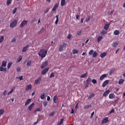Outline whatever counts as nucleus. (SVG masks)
<instances>
[{
    "label": "nucleus",
    "mask_w": 125,
    "mask_h": 125,
    "mask_svg": "<svg viewBox=\"0 0 125 125\" xmlns=\"http://www.w3.org/2000/svg\"><path fill=\"white\" fill-rule=\"evenodd\" d=\"M106 34H107V31L106 30H103L101 32V34L103 35H106Z\"/></svg>",
    "instance_id": "2f4dec72"
},
{
    "label": "nucleus",
    "mask_w": 125,
    "mask_h": 125,
    "mask_svg": "<svg viewBox=\"0 0 125 125\" xmlns=\"http://www.w3.org/2000/svg\"><path fill=\"white\" fill-rule=\"evenodd\" d=\"M47 64H48V62L47 61H45L44 62H43L41 65V69H44V68L47 66Z\"/></svg>",
    "instance_id": "20e7f679"
},
{
    "label": "nucleus",
    "mask_w": 125,
    "mask_h": 125,
    "mask_svg": "<svg viewBox=\"0 0 125 125\" xmlns=\"http://www.w3.org/2000/svg\"><path fill=\"white\" fill-rule=\"evenodd\" d=\"M55 113L54 112H51V113L50 114V116H54Z\"/></svg>",
    "instance_id": "338daca9"
},
{
    "label": "nucleus",
    "mask_w": 125,
    "mask_h": 125,
    "mask_svg": "<svg viewBox=\"0 0 125 125\" xmlns=\"http://www.w3.org/2000/svg\"><path fill=\"white\" fill-rule=\"evenodd\" d=\"M7 69H6V68L3 67V66H0V72H3L4 73H5Z\"/></svg>",
    "instance_id": "1a4fd4ad"
},
{
    "label": "nucleus",
    "mask_w": 125,
    "mask_h": 125,
    "mask_svg": "<svg viewBox=\"0 0 125 125\" xmlns=\"http://www.w3.org/2000/svg\"><path fill=\"white\" fill-rule=\"evenodd\" d=\"M92 54H93V50H91L89 52V55H92Z\"/></svg>",
    "instance_id": "864d4df0"
},
{
    "label": "nucleus",
    "mask_w": 125,
    "mask_h": 125,
    "mask_svg": "<svg viewBox=\"0 0 125 125\" xmlns=\"http://www.w3.org/2000/svg\"><path fill=\"white\" fill-rule=\"evenodd\" d=\"M14 89H15V87H13L11 89V90H10V91H9V92L8 93L7 95H9V94H11V93H13V91H14Z\"/></svg>",
    "instance_id": "a878e982"
},
{
    "label": "nucleus",
    "mask_w": 125,
    "mask_h": 125,
    "mask_svg": "<svg viewBox=\"0 0 125 125\" xmlns=\"http://www.w3.org/2000/svg\"><path fill=\"white\" fill-rule=\"evenodd\" d=\"M114 112H115V109H112L111 111L109 113L110 114H112V113H114Z\"/></svg>",
    "instance_id": "680f3d73"
},
{
    "label": "nucleus",
    "mask_w": 125,
    "mask_h": 125,
    "mask_svg": "<svg viewBox=\"0 0 125 125\" xmlns=\"http://www.w3.org/2000/svg\"><path fill=\"white\" fill-rule=\"evenodd\" d=\"M114 13V10H112L110 12H108V15H111V14H113Z\"/></svg>",
    "instance_id": "603ef678"
},
{
    "label": "nucleus",
    "mask_w": 125,
    "mask_h": 125,
    "mask_svg": "<svg viewBox=\"0 0 125 125\" xmlns=\"http://www.w3.org/2000/svg\"><path fill=\"white\" fill-rule=\"evenodd\" d=\"M29 47V44L26 45L25 47L23 48V49L22 50V52H26L27 51V49H28V48Z\"/></svg>",
    "instance_id": "2eb2a0df"
},
{
    "label": "nucleus",
    "mask_w": 125,
    "mask_h": 125,
    "mask_svg": "<svg viewBox=\"0 0 125 125\" xmlns=\"http://www.w3.org/2000/svg\"><path fill=\"white\" fill-rule=\"evenodd\" d=\"M59 6V3H56L54 6L53 7V9H52V11H56V8H57V7H58V6Z\"/></svg>",
    "instance_id": "0eeeda50"
},
{
    "label": "nucleus",
    "mask_w": 125,
    "mask_h": 125,
    "mask_svg": "<svg viewBox=\"0 0 125 125\" xmlns=\"http://www.w3.org/2000/svg\"><path fill=\"white\" fill-rule=\"evenodd\" d=\"M16 25H17V20H15L10 23V27L11 28H14V27L16 26Z\"/></svg>",
    "instance_id": "7ed1b4c3"
},
{
    "label": "nucleus",
    "mask_w": 125,
    "mask_h": 125,
    "mask_svg": "<svg viewBox=\"0 0 125 125\" xmlns=\"http://www.w3.org/2000/svg\"><path fill=\"white\" fill-rule=\"evenodd\" d=\"M106 77H107V74H104L102 75L100 78V81H103V80H104Z\"/></svg>",
    "instance_id": "dca6fc26"
},
{
    "label": "nucleus",
    "mask_w": 125,
    "mask_h": 125,
    "mask_svg": "<svg viewBox=\"0 0 125 125\" xmlns=\"http://www.w3.org/2000/svg\"><path fill=\"white\" fill-rule=\"evenodd\" d=\"M28 23V21L23 20L20 24L21 28H23L25 26V25H27Z\"/></svg>",
    "instance_id": "39448f33"
},
{
    "label": "nucleus",
    "mask_w": 125,
    "mask_h": 125,
    "mask_svg": "<svg viewBox=\"0 0 125 125\" xmlns=\"http://www.w3.org/2000/svg\"><path fill=\"white\" fill-rule=\"evenodd\" d=\"M81 34H82V31H80L77 32L78 36H81Z\"/></svg>",
    "instance_id": "6e6d98bb"
},
{
    "label": "nucleus",
    "mask_w": 125,
    "mask_h": 125,
    "mask_svg": "<svg viewBox=\"0 0 125 125\" xmlns=\"http://www.w3.org/2000/svg\"><path fill=\"white\" fill-rule=\"evenodd\" d=\"M29 89H32V85L31 84L27 85L25 88V90H29Z\"/></svg>",
    "instance_id": "f3484780"
},
{
    "label": "nucleus",
    "mask_w": 125,
    "mask_h": 125,
    "mask_svg": "<svg viewBox=\"0 0 125 125\" xmlns=\"http://www.w3.org/2000/svg\"><path fill=\"white\" fill-rule=\"evenodd\" d=\"M109 93H110V90H107L104 93L103 96H107Z\"/></svg>",
    "instance_id": "aec40b11"
},
{
    "label": "nucleus",
    "mask_w": 125,
    "mask_h": 125,
    "mask_svg": "<svg viewBox=\"0 0 125 125\" xmlns=\"http://www.w3.org/2000/svg\"><path fill=\"white\" fill-rule=\"evenodd\" d=\"M45 97V95L44 93H43L41 95V99H44Z\"/></svg>",
    "instance_id": "4c0bfd02"
},
{
    "label": "nucleus",
    "mask_w": 125,
    "mask_h": 125,
    "mask_svg": "<svg viewBox=\"0 0 125 125\" xmlns=\"http://www.w3.org/2000/svg\"><path fill=\"white\" fill-rule=\"evenodd\" d=\"M89 108H91V104L86 105L84 106V109H89Z\"/></svg>",
    "instance_id": "72a5a7b5"
},
{
    "label": "nucleus",
    "mask_w": 125,
    "mask_h": 125,
    "mask_svg": "<svg viewBox=\"0 0 125 125\" xmlns=\"http://www.w3.org/2000/svg\"><path fill=\"white\" fill-rule=\"evenodd\" d=\"M83 20H84L83 18H82L81 20V23H83Z\"/></svg>",
    "instance_id": "e2e57ef3"
},
{
    "label": "nucleus",
    "mask_w": 125,
    "mask_h": 125,
    "mask_svg": "<svg viewBox=\"0 0 125 125\" xmlns=\"http://www.w3.org/2000/svg\"><path fill=\"white\" fill-rule=\"evenodd\" d=\"M114 35H115V36H118V35H120V31L118 30L114 31Z\"/></svg>",
    "instance_id": "bb28decb"
},
{
    "label": "nucleus",
    "mask_w": 125,
    "mask_h": 125,
    "mask_svg": "<svg viewBox=\"0 0 125 125\" xmlns=\"http://www.w3.org/2000/svg\"><path fill=\"white\" fill-rule=\"evenodd\" d=\"M49 100H50V97L48 96L47 97V101H49Z\"/></svg>",
    "instance_id": "69168bd1"
},
{
    "label": "nucleus",
    "mask_w": 125,
    "mask_h": 125,
    "mask_svg": "<svg viewBox=\"0 0 125 125\" xmlns=\"http://www.w3.org/2000/svg\"><path fill=\"white\" fill-rule=\"evenodd\" d=\"M96 56H97V53L96 52H94L93 53V57H94V58H95V57H96Z\"/></svg>",
    "instance_id": "49530a36"
},
{
    "label": "nucleus",
    "mask_w": 125,
    "mask_h": 125,
    "mask_svg": "<svg viewBox=\"0 0 125 125\" xmlns=\"http://www.w3.org/2000/svg\"><path fill=\"white\" fill-rule=\"evenodd\" d=\"M120 42L118 41L113 42L112 44L113 47H117L118 45Z\"/></svg>",
    "instance_id": "6e6552de"
},
{
    "label": "nucleus",
    "mask_w": 125,
    "mask_h": 125,
    "mask_svg": "<svg viewBox=\"0 0 125 125\" xmlns=\"http://www.w3.org/2000/svg\"><path fill=\"white\" fill-rule=\"evenodd\" d=\"M102 39H103L102 36H98V39H97L98 42H101V41L102 40Z\"/></svg>",
    "instance_id": "ea45409f"
},
{
    "label": "nucleus",
    "mask_w": 125,
    "mask_h": 125,
    "mask_svg": "<svg viewBox=\"0 0 125 125\" xmlns=\"http://www.w3.org/2000/svg\"><path fill=\"white\" fill-rule=\"evenodd\" d=\"M3 114H4V110L2 109H0V116H1Z\"/></svg>",
    "instance_id": "37998d69"
},
{
    "label": "nucleus",
    "mask_w": 125,
    "mask_h": 125,
    "mask_svg": "<svg viewBox=\"0 0 125 125\" xmlns=\"http://www.w3.org/2000/svg\"><path fill=\"white\" fill-rule=\"evenodd\" d=\"M16 11H17V8H15L13 10V14H15V13H16Z\"/></svg>",
    "instance_id": "8fccbe9b"
},
{
    "label": "nucleus",
    "mask_w": 125,
    "mask_h": 125,
    "mask_svg": "<svg viewBox=\"0 0 125 125\" xmlns=\"http://www.w3.org/2000/svg\"><path fill=\"white\" fill-rule=\"evenodd\" d=\"M22 58H23V57H22V56H20L19 58L17 60V62H20L21 60H22Z\"/></svg>",
    "instance_id": "f704fd0d"
},
{
    "label": "nucleus",
    "mask_w": 125,
    "mask_h": 125,
    "mask_svg": "<svg viewBox=\"0 0 125 125\" xmlns=\"http://www.w3.org/2000/svg\"><path fill=\"white\" fill-rule=\"evenodd\" d=\"M7 63V62L5 61H3L2 62V63H1V66L2 67H6V63Z\"/></svg>",
    "instance_id": "a211bd4d"
},
{
    "label": "nucleus",
    "mask_w": 125,
    "mask_h": 125,
    "mask_svg": "<svg viewBox=\"0 0 125 125\" xmlns=\"http://www.w3.org/2000/svg\"><path fill=\"white\" fill-rule=\"evenodd\" d=\"M90 20V16H89L87 18H86L85 19V22H88Z\"/></svg>",
    "instance_id": "de8ad7c7"
},
{
    "label": "nucleus",
    "mask_w": 125,
    "mask_h": 125,
    "mask_svg": "<svg viewBox=\"0 0 125 125\" xmlns=\"http://www.w3.org/2000/svg\"><path fill=\"white\" fill-rule=\"evenodd\" d=\"M108 121L109 120L108 119V117H106L102 121V124H106V123H108Z\"/></svg>",
    "instance_id": "9b49d317"
},
{
    "label": "nucleus",
    "mask_w": 125,
    "mask_h": 125,
    "mask_svg": "<svg viewBox=\"0 0 125 125\" xmlns=\"http://www.w3.org/2000/svg\"><path fill=\"white\" fill-rule=\"evenodd\" d=\"M6 93H7V92L6 91V90H4L3 93V95H4L5 96L6 95Z\"/></svg>",
    "instance_id": "13d9d810"
},
{
    "label": "nucleus",
    "mask_w": 125,
    "mask_h": 125,
    "mask_svg": "<svg viewBox=\"0 0 125 125\" xmlns=\"http://www.w3.org/2000/svg\"><path fill=\"white\" fill-rule=\"evenodd\" d=\"M49 70V68L47 67L45 69H44L42 72H41V74L42 75H44L45 74H46V73H47V72H48V70Z\"/></svg>",
    "instance_id": "423d86ee"
},
{
    "label": "nucleus",
    "mask_w": 125,
    "mask_h": 125,
    "mask_svg": "<svg viewBox=\"0 0 125 125\" xmlns=\"http://www.w3.org/2000/svg\"><path fill=\"white\" fill-rule=\"evenodd\" d=\"M53 102L56 104L57 103V102H58V98L57 97V95L54 96L53 98Z\"/></svg>",
    "instance_id": "9d476101"
},
{
    "label": "nucleus",
    "mask_w": 125,
    "mask_h": 125,
    "mask_svg": "<svg viewBox=\"0 0 125 125\" xmlns=\"http://www.w3.org/2000/svg\"><path fill=\"white\" fill-rule=\"evenodd\" d=\"M34 106H35V104L33 103L28 106L29 111H32V109H33Z\"/></svg>",
    "instance_id": "f8f14e48"
},
{
    "label": "nucleus",
    "mask_w": 125,
    "mask_h": 125,
    "mask_svg": "<svg viewBox=\"0 0 125 125\" xmlns=\"http://www.w3.org/2000/svg\"><path fill=\"white\" fill-rule=\"evenodd\" d=\"M21 70H20V68L18 67L17 68V72H20Z\"/></svg>",
    "instance_id": "774afa93"
},
{
    "label": "nucleus",
    "mask_w": 125,
    "mask_h": 125,
    "mask_svg": "<svg viewBox=\"0 0 125 125\" xmlns=\"http://www.w3.org/2000/svg\"><path fill=\"white\" fill-rule=\"evenodd\" d=\"M47 53V50L46 49H41L40 52L38 53V55L41 57V58H44L45 56H46V54Z\"/></svg>",
    "instance_id": "f257e3e1"
},
{
    "label": "nucleus",
    "mask_w": 125,
    "mask_h": 125,
    "mask_svg": "<svg viewBox=\"0 0 125 125\" xmlns=\"http://www.w3.org/2000/svg\"><path fill=\"white\" fill-rule=\"evenodd\" d=\"M92 83H93L94 84H95V83H97V81H96V80L94 79L93 80H92Z\"/></svg>",
    "instance_id": "09e8293b"
},
{
    "label": "nucleus",
    "mask_w": 125,
    "mask_h": 125,
    "mask_svg": "<svg viewBox=\"0 0 125 125\" xmlns=\"http://www.w3.org/2000/svg\"><path fill=\"white\" fill-rule=\"evenodd\" d=\"M66 4V0H62L61 2V6H64Z\"/></svg>",
    "instance_id": "b1692460"
},
{
    "label": "nucleus",
    "mask_w": 125,
    "mask_h": 125,
    "mask_svg": "<svg viewBox=\"0 0 125 125\" xmlns=\"http://www.w3.org/2000/svg\"><path fill=\"white\" fill-rule=\"evenodd\" d=\"M55 77V74L54 72H52L50 75V79L51 78H54Z\"/></svg>",
    "instance_id": "58836bf2"
},
{
    "label": "nucleus",
    "mask_w": 125,
    "mask_h": 125,
    "mask_svg": "<svg viewBox=\"0 0 125 125\" xmlns=\"http://www.w3.org/2000/svg\"><path fill=\"white\" fill-rule=\"evenodd\" d=\"M72 52H73V55H75L76 53H79V51L78 50L74 49Z\"/></svg>",
    "instance_id": "a19ab883"
},
{
    "label": "nucleus",
    "mask_w": 125,
    "mask_h": 125,
    "mask_svg": "<svg viewBox=\"0 0 125 125\" xmlns=\"http://www.w3.org/2000/svg\"><path fill=\"white\" fill-rule=\"evenodd\" d=\"M110 26V24H105L104 25V29L105 30V31H107L108 30V28H109V26Z\"/></svg>",
    "instance_id": "393cba45"
},
{
    "label": "nucleus",
    "mask_w": 125,
    "mask_h": 125,
    "mask_svg": "<svg viewBox=\"0 0 125 125\" xmlns=\"http://www.w3.org/2000/svg\"><path fill=\"white\" fill-rule=\"evenodd\" d=\"M93 116H94V111H93V112L91 113V116H90V118L92 119V117H93Z\"/></svg>",
    "instance_id": "4d7b16f0"
},
{
    "label": "nucleus",
    "mask_w": 125,
    "mask_h": 125,
    "mask_svg": "<svg viewBox=\"0 0 125 125\" xmlns=\"http://www.w3.org/2000/svg\"><path fill=\"white\" fill-rule=\"evenodd\" d=\"M3 40H4V37L3 36H1L0 38V43L2 42H3Z\"/></svg>",
    "instance_id": "79ce46f5"
},
{
    "label": "nucleus",
    "mask_w": 125,
    "mask_h": 125,
    "mask_svg": "<svg viewBox=\"0 0 125 125\" xmlns=\"http://www.w3.org/2000/svg\"><path fill=\"white\" fill-rule=\"evenodd\" d=\"M43 32H44V28L43 27H42V29H41V30L38 32V34L39 35H41V34H42V33H43Z\"/></svg>",
    "instance_id": "cd10ccee"
},
{
    "label": "nucleus",
    "mask_w": 125,
    "mask_h": 125,
    "mask_svg": "<svg viewBox=\"0 0 125 125\" xmlns=\"http://www.w3.org/2000/svg\"><path fill=\"white\" fill-rule=\"evenodd\" d=\"M31 101H32V99H28L26 102H25V106H27V105H29L30 103H31Z\"/></svg>",
    "instance_id": "6ab92c4d"
},
{
    "label": "nucleus",
    "mask_w": 125,
    "mask_h": 125,
    "mask_svg": "<svg viewBox=\"0 0 125 125\" xmlns=\"http://www.w3.org/2000/svg\"><path fill=\"white\" fill-rule=\"evenodd\" d=\"M106 55H107V54L106 53V52H104V53H102L100 54V56L101 58H104V57H105Z\"/></svg>",
    "instance_id": "4be33fe9"
},
{
    "label": "nucleus",
    "mask_w": 125,
    "mask_h": 125,
    "mask_svg": "<svg viewBox=\"0 0 125 125\" xmlns=\"http://www.w3.org/2000/svg\"><path fill=\"white\" fill-rule=\"evenodd\" d=\"M107 83H109V80H105L102 84L103 87H105Z\"/></svg>",
    "instance_id": "4468645a"
},
{
    "label": "nucleus",
    "mask_w": 125,
    "mask_h": 125,
    "mask_svg": "<svg viewBox=\"0 0 125 125\" xmlns=\"http://www.w3.org/2000/svg\"><path fill=\"white\" fill-rule=\"evenodd\" d=\"M67 44V43L65 42H63L62 44H60L59 47V51L60 52H62V51H63V48H66Z\"/></svg>",
    "instance_id": "f03ea898"
},
{
    "label": "nucleus",
    "mask_w": 125,
    "mask_h": 125,
    "mask_svg": "<svg viewBox=\"0 0 125 125\" xmlns=\"http://www.w3.org/2000/svg\"><path fill=\"white\" fill-rule=\"evenodd\" d=\"M12 2V0H7V1H6L7 5H9V4H11Z\"/></svg>",
    "instance_id": "c9c22d12"
},
{
    "label": "nucleus",
    "mask_w": 125,
    "mask_h": 125,
    "mask_svg": "<svg viewBox=\"0 0 125 125\" xmlns=\"http://www.w3.org/2000/svg\"><path fill=\"white\" fill-rule=\"evenodd\" d=\"M16 42V39H15V38H13V39L11 40V42Z\"/></svg>",
    "instance_id": "bf43d9fd"
},
{
    "label": "nucleus",
    "mask_w": 125,
    "mask_h": 125,
    "mask_svg": "<svg viewBox=\"0 0 125 125\" xmlns=\"http://www.w3.org/2000/svg\"><path fill=\"white\" fill-rule=\"evenodd\" d=\"M11 65H12V62H9L7 64V68L8 69H9L10 67H11Z\"/></svg>",
    "instance_id": "a18cd8bd"
},
{
    "label": "nucleus",
    "mask_w": 125,
    "mask_h": 125,
    "mask_svg": "<svg viewBox=\"0 0 125 125\" xmlns=\"http://www.w3.org/2000/svg\"><path fill=\"white\" fill-rule=\"evenodd\" d=\"M90 82H91V78L89 77L86 81V83L87 84H88Z\"/></svg>",
    "instance_id": "473e14b6"
},
{
    "label": "nucleus",
    "mask_w": 125,
    "mask_h": 125,
    "mask_svg": "<svg viewBox=\"0 0 125 125\" xmlns=\"http://www.w3.org/2000/svg\"><path fill=\"white\" fill-rule=\"evenodd\" d=\"M92 97H94V94L92 93L91 95H90L88 97V99H90V98H92Z\"/></svg>",
    "instance_id": "c03bdc74"
},
{
    "label": "nucleus",
    "mask_w": 125,
    "mask_h": 125,
    "mask_svg": "<svg viewBox=\"0 0 125 125\" xmlns=\"http://www.w3.org/2000/svg\"><path fill=\"white\" fill-rule=\"evenodd\" d=\"M79 104H77L75 106V109H79V106H78Z\"/></svg>",
    "instance_id": "0e129e2a"
},
{
    "label": "nucleus",
    "mask_w": 125,
    "mask_h": 125,
    "mask_svg": "<svg viewBox=\"0 0 125 125\" xmlns=\"http://www.w3.org/2000/svg\"><path fill=\"white\" fill-rule=\"evenodd\" d=\"M124 82H125V80L120 79L119 81V84H122L124 83Z\"/></svg>",
    "instance_id": "7c9ffc66"
},
{
    "label": "nucleus",
    "mask_w": 125,
    "mask_h": 125,
    "mask_svg": "<svg viewBox=\"0 0 125 125\" xmlns=\"http://www.w3.org/2000/svg\"><path fill=\"white\" fill-rule=\"evenodd\" d=\"M32 64V61H28L26 63L27 66H28V67H30V66H31V65Z\"/></svg>",
    "instance_id": "c85d7f7f"
},
{
    "label": "nucleus",
    "mask_w": 125,
    "mask_h": 125,
    "mask_svg": "<svg viewBox=\"0 0 125 125\" xmlns=\"http://www.w3.org/2000/svg\"><path fill=\"white\" fill-rule=\"evenodd\" d=\"M37 112H41V108H37L34 111L35 115H37Z\"/></svg>",
    "instance_id": "e433bc0d"
},
{
    "label": "nucleus",
    "mask_w": 125,
    "mask_h": 125,
    "mask_svg": "<svg viewBox=\"0 0 125 125\" xmlns=\"http://www.w3.org/2000/svg\"><path fill=\"white\" fill-rule=\"evenodd\" d=\"M63 122H64V119H62L60 120V122L58 123L57 125H61L62 124H63Z\"/></svg>",
    "instance_id": "c756f323"
},
{
    "label": "nucleus",
    "mask_w": 125,
    "mask_h": 125,
    "mask_svg": "<svg viewBox=\"0 0 125 125\" xmlns=\"http://www.w3.org/2000/svg\"><path fill=\"white\" fill-rule=\"evenodd\" d=\"M47 102H44L43 103V106H44V107H46V106H47Z\"/></svg>",
    "instance_id": "3c124183"
},
{
    "label": "nucleus",
    "mask_w": 125,
    "mask_h": 125,
    "mask_svg": "<svg viewBox=\"0 0 125 125\" xmlns=\"http://www.w3.org/2000/svg\"><path fill=\"white\" fill-rule=\"evenodd\" d=\"M71 38H72V36H71V35L69 34L67 36V39H69V40H71Z\"/></svg>",
    "instance_id": "052dcab7"
},
{
    "label": "nucleus",
    "mask_w": 125,
    "mask_h": 125,
    "mask_svg": "<svg viewBox=\"0 0 125 125\" xmlns=\"http://www.w3.org/2000/svg\"><path fill=\"white\" fill-rule=\"evenodd\" d=\"M87 77V72H86L85 74H83L81 76V78L82 79H84V78Z\"/></svg>",
    "instance_id": "412c9836"
},
{
    "label": "nucleus",
    "mask_w": 125,
    "mask_h": 125,
    "mask_svg": "<svg viewBox=\"0 0 125 125\" xmlns=\"http://www.w3.org/2000/svg\"><path fill=\"white\" fill-rule=\"evenodd\" d=\"M17 79H19L20 81H22L23 80V76H21L19 78L17 77Z\"/></svg>",
    "instance_id": "5fc2aeb1"
},
{
    "label": "nucleus",
    "mask_w": 125,
    "mask_h": 125,
    "mask_svg": "<svg viewBox=\"0 0 125 125\" xmlns=\"http://www.w3.org/2000/svg\"><path fill=\"white\" fill-rule=\"evenodd\" d=\"M42 81V78L41 77H39L38 78V79L35 80V84H38V83H41V81Z\"/></svg>",
    "instance_id": "ddd939ff"
},
{
    "label": "nucleus",
    "mask_w": 125,
    "mask_h": 125,
    "mask_svg": "<svg viewBox=\"0 0 125 125\" xmlns=\"http://www.w3.org/2000/svg\"><path fill=\"white\" fill-rule=\"evenodd\" d=\"M109 99H113V98H115V95L114 93H110L109 95Z\"/></svg>",
    "instance_id": "5701e85b"
}]
</instances>
